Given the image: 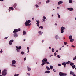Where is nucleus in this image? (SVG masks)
Instances as JSON below:
<instances>
[{
	"label": "nucleus",
	"instance_id": "nucleus-27",
	"mask_svg": "<svg viewBox=\"0 0 76 76\" xmlns=\"http://www.w3.org/2000/svg\"><path fill=\"white\" fill-rule=\"evenodd\" d=\"M21 54H22V55H23V54H25V52L23 51L21 52Z\"/></svg>",
	"mask_w": 76,
	"mask_h": 76
},
{
	"label": "nucleus",
	"instance_id": "nucleus-37",
	"mask_svg": "<svg viewBox=\"0 0 76 76\" xmlns=\"http://www.w3.org/2000/svg\"><path fill=\"white\" fill-rule=\"evenodd\" d=\"M57 57H58V58H60V56L59 55H58L57 56Z\"/></svg>",
	"mask_w": 76,
	"mask_h": 76
},
{
	"label": "nucleus",
	"instance_id": "nucleus-6",
	"mask_svg": "<svg viewBox=\"0 0 76 76\" xmlns=\"http://www.w3.org/2000/svg\"><path fill=\"white\" fill-rule=\"evenodd\" d=\"M47 61V58H44V59L42 61V63H45L46 61Z\"/></svg>",
	"mask_w": 76,
	"mask_h": 76
},
{
	"label": "nucleus",
	"instance_id": "nucleus-33",
	"mask_svg": "<svg viewBox=\"0 0 76 76\" xmlns=\"http://www.w3.org/2000/svg\"><path fill=\"white\" fill-rule=\"evenodd\" d=\"M35 6L36 7V8H38L39 7V6L37 4H36L35 5Z\"/></svg>",
	"mask_w": 76,
	"mask_h": 76
},
{
	"label": "nucleus",
	"instance_id": "nucleus-30",
	"mask_svg": "<svg viewBox=\"0 0 76 76\" xmlns=\"http://www.w3.org/2000/svg\"><path fill=\"white\" fill-rule=\"evenodd\" d=\"M50 64V63L46 61V62H45V64Z\"/></svg>",
	"mask_w": 76,
	"mask_h": 76
},
{
	"label": "nucleus",
	"instance_id": "nucleus-41",
	"mask_svg": "<svg viewBox=\"0 0 76 76\" xmlns=\"http://www.w3.org/2000/svg\"><path fill=\"white\" fill-rule=\"evenodd\" d=\"M30 68H29V67H28V71H30Z\"/></svg>",
	"mask_w": 76,
	"mask_h": 76
},
{
	"label": "nucleus",
	"instance_id": "nucleus-8",
	"mask_svg": "<svg viewBox=\"0 0 76 76\" xmlns=\"http://www.w3.org/2000/svg\"><path fill=\"white\" fill-rule=\"evenodd\" d=\"M16 48L17 52H20V49L18 48V46H16Z\"/></svg>",
	"mask_w": 76,
	"mask_h": 76
},
{
	"label": "nucleus",
	"instance_id": "nucleus-31",
	"mask_svg": "<svg viewBox=\"0 0 76 76\" xmlns=\"http://www.w3.org/2000/svg\"><path fill=\"white\" fill-rule=\"evenodd\" d=\"M52 52L53 53H54V48L52 49Z\"/></svg>",
	"mask_w": 76,
	"mask_h": 76
},
{
	"label": "nucleus",
	"instance_id": "nucleus-44",
	"mask_svg": "<svg viewBox=\"0 0 76 76\" xmlns=\"http://www.w3.org/2000/svg\"><path fill=\"white\" fill-rule=\"evenodd\" d=\"M18 48L20 49H21V48H22V47H21V46H20L19 47V48Z\"/></svg>",
	"mask_w": 76,
	"mask_h": 76
},
{
	"label": "nucleus",
	"instance_id": "nucleus-59",
	"mask_svg": "<svg viewBox=\"0 0 76 76\" xmlns=\"http://www.w3.org/2000/svg\"><path fill=\"white\" fill-rule=\"evenodd\" d=\"M49 49H51V47L50 46L49 47Z\"/></svg>",
	"mask_w": 76,
	"mask_h": 76
},
{
	"label": "nucleus",
	"instance_id": "nucleus-46",
	"mask_svg": "<svg viewBox=\"0 0 76 76\" xmlns=\"http://www.w3.org/2000/svg\"><path fill=\"white\" fill-rule=\"evenodd\" d=\"M21 29L20 28H19L18 29V31H20V30H21Z\"/></svg>",
	"mask_w": 76,
	"mask_h": 76
},
{
	"label": "nucleus",
	"instance_id": "nucleus-10",
	"mask_svg": "<svg viewBox=\"0 0 76 76\" xmlns=\"http://www.w3.org/2000/svg\"><path fill=\"white\" fill-rule=\"evenodd\" d=\"M18 29H15L14 30V31L13 32V33H16V32H18Z\"/></svg>",
	"mask_w": 76,
	"mask_h": 76
},
{
	"label": "nucleus",
	"instance_id": "nucleus-3",
	"mask_svg": "<svg viewBox=\"0 0 76 76\" xmlns=\"http://www.w3.org/2000/svg\"><path fill=\"white\" fill-rule=\"evenodd\" d=\"M65 29V28L64 27H62L61 28V33H63L64 32V31L63 30H64Z\"/></svg>",
	"mask_w": 76,
	"mask_h": 76
},
{
	"label": "nucleus",
	"instance_id": "nucleus-4",
	"mask_svg": "<svg viewBox=\"0 0 76 76\" xmlns=\"http://www.w3.org/2000/svg\"><path fill=\"white\" fill-rule=\"evenodd\" d=\"M10 10H14V9L13 7H10L9 9V12L10 11Z\"/></svg>",
	"mask_w": 76,
	"mask_h": 76
},
{
	"label": "nucleus",
	"instance_id": "nucleus-1",
	"mask_svg": "<svg viewBox=\"0 0 76 76\" xmlns=\"http://www.w3.org/2000/svg\"><path fill=\"white\" fill-rule=\"evenodd\" d=\"M31 22V21L30 20H28V21L26 20V22H25V24L26 26H30V25H31L32 24L31 23L29 24V23Z\"/></svg>",
	"mask_w": 76,
	"mask_h": 76
},
{
	"label": "nucleus",
	"instance_id": "nucleus-9",
	"mask_svg": "<svg viewBox=\"0 0 76 76\" xmlns=\"http://www.w3.org/2000/svg\"><path fill=\"white\" fill-rule=\"evenodd\" d=\"M14 41L13 40H10L9 42V44L10 45H12V42H13Z\"/></svg>",
	"mask_w": 76,
	"mask_h": 76
},
{
	"label": "nucleus",
	"instance_id": "nucleus-23",
	"mask_svg": "<svg viewBox=\"0 0 76 76\" xmlns=\"http://www.w3.org/2000/svg\"><path fill=\"white\" fill-rule=\"evenodd\" d=\"M72 67L73 69H75V68L76 67V65H73L72 66Z\"/></svg>",
	"mask_w": 76,
	"mask_h": 76
},
{
	"label": "nucleus",
	"instance_id": "nucleus-55",
	"mask_svg": "<svg viewBox=\"0 0 76 76\" xmlns=\"http://www.w3.org/2000/svg\"><path fill=\"white\" fill-rule=\"evenodd\" d=\"M58 18H60V15H58Z\"/></svg>",
	"mask_w": 76,
	"mask_h": 76
},
{
	"label": "nucleus",
	"instance_id": "nucleus-36",
	"mask_svg": "<svg viewBox=\"0 0 76 76\" xmlns=\"http://www.w3.org/2000/svg\"><path fill=\"white\" fill-rule=\"evenodd\" d=\"M17 5V4H16V3L14 5V7H16Z\"/></svg>",
	"mask_w": 76,
	"mask_h": 76
},
{
	"label": "nucleus",
	"instance_id": "nucleus-20",
	"mask_svg": "<svg viewBox=\"0 0 76 76\" xmlns=\"http://www.w3.org/2000/svg\"><path fill=\"white\" fill-rule=\"evenodd\" d=\"M23 35H25L26 34V32L25 31H23Z\"/></svg>",
	"mask_w": 76,
	"mask_h": 76
},
{
	"label": "nucleus",
	"instance_id": "nucleus-43",
	"mask_svg": "<svg viewBox=\"0 0 76 76\" xmlns=\"http://www.w3.org/2000/svg\"><path fill=\"white\" fill-rule=\"evenodd\" d=\"M64 45H66V44H67V42H64Z\"/></svg>",
	"mask_w": 76,
	"mask_h": 76
},
{
	"label": "nucleus",
	"instance_id": "nucleus-62",
	"mask_svg": "<svg viewBox=\"0 0 76 76\" xmlns=\"http://www.w3.org/2000/svg\"><path fill=\"white\" fill-rule=\"evenodd\" d=\"M73 76H76V75H75V74H74Z\"/></svg>",
	"mask_w": 76,
	"mask_h": 76
},
{
	"label": "nucleus",
	"instance_id": "nucleus-15",
	"mask_svg": "<svg viewBox=\"0 0 76 76\" xmlns=\"http://www.w3.org/2000/svg\"><path fill=\"white\" fill-rule=\"evenodd\" d=\"M50 71L48 70L46 71L45 72V73H50Z\"/></svg>",
	"mask_w": 76,
	"mask_h": 76
},
{
	"label": "nucleus",
	"instance_id": "nucleus-60",
	"mask_svg": "<svg viewBox=\"0 0 76 76\" xmlns=\"http://www.w3.org/2000/svg\"><path fill=\"white\" fill-rule=\"evenodd\" d=\"M41 2H39V3H38V4H41Z\"/></svg>",
	"mask_w": 76,
	"mask_h": 76
},
{
	"label": "nucleus",
	"instance_id": "nucleus-32",
	"mask_svg": "<svg viewBox=\"0 0 76 76\" xmlns=\"http://www.w3.org/2000/svg\"><path fill=\"white\" fill-rule=\"evenodd\" d=\"M11 66H12V67H16V65L14 64H12L11 65Z\"/></svg>",
	"mask_w": 76,
	"mask_h": 76
},
{
	"label": "nucleus",
	"instance_id": "nucleus-45",
	"mask_svg": "<svg viewBox=\"0 0 76 76\" xmlns=\"http://www.w3.org/2000/svg\"><path fill=\"white\" fill-rule=\"evenodd\" d=\"M73 41H74V40L73 39H71L70 40V41L71 42H73Z\"/></svg>",
	"mask_w": 76,
	"mask_h": 76
},
{
	"label": "nucleus",
	"instance_id": "nucleus-28",
	"mask_svg": "<svg viewBox=\"0 0 76 76\" xmlns=\"http://www.w3.org/2000/svg\"><path fill=\"white\" fill-rule=\"evenodd\" d=\"M69 38L70 39H72V35H70L69 37Z\"/></svg>",
	"mask_w": 76,
	"mask_h": 76
},
{
	"label": "nucleus",
	"instance_id": "nucleus-47",
	"mask_svg": "<svg viewBox=\"0 0 76 76\" xmlns=\"http://www.w3.org/2000/svg\"><path fill=\"white\" fill-rule=\"evenodd\" d=\"M42 20H43V22H45V20H45V19H43Z\"/></svg>",
	"mask_w": 76,
	"mask_h": 76
},
{
	"label": "nucleus",
	"instance_id": "nucleus-38",
	"mask_svg": "<svg viewBox=\"0 0 76 76\" xmlns=\"http://www.w3.org/2000/svg\"><path fill=\"white\" fill-rule=\"evenodd\" d=\"M39 28L41 29H43V27H42V26H40L39 27Z\"/></svg>",
	"mask_w": 76,
	"mask_h": 76
},
{
	"label": "nucleus",
	"instance_id": "nucleus-12",
	"mask_svg": "<svg viewBox=\"0 0 76 76\" xmlns=\"http://www.w3.org/2000/svg\"><path fill=\"white\" fill-rule=\"evenodd\" d=\"M62 65L64 66V67H66V64L65 62H63L62 63Z\"/></svg>",
	"mask_w": 76,
	"mask_h": 76
},
{
	"label": "nucleus",
	"instance_id": "nucleus-25",
	"mask_svg": "<svg viewBox=\"0 0 76 76\" xmlns=\"http://www.w3.org/2000/svg\"><path fill=\"white\" fill-rule=\"evenodd\" d=\"M46 69L47 70H50V68L47 66H46Z\"/></svg>",
	"mask_w": 76,
	"mask_h": 76
},
{
	"label": "nucleus",
	"instance_id": "nucleus-56",
	"mask_svg": "<svg viewBox=\"0 0 76 76\" xmlns=\"http://www.w3.org/2000/svg\"><path fill=\"white\" fill-rule=\"evenodd\" d=\"M57 24L56 23L55 24V25H56V26H57Z\"/></svg>",
	"mask_w": 76,
	"mask_h": 76
},
{
	"label": "nucleus",
	"instance_id": "nucleus-61",
	"mask_svg": "<svg viewBox=\"0 0 76 76\" xmlns=\"http://www.w3.org/2000/svg\"><path fill=\"white\" fill-rule=\"evenodd\" d=\"M37 25L38 27H39V24H37Z\"/></svg>",
	"mask_w": 76,
	"mask_h": 76
},
{
	"label": "nucleus",
	"instance_id": "nucleus-11",
	"mask_svg": "<svg viewBox=\"0 0 76 76\" xmlns=\"http://www.w3.org/2000/svg\"><path fill=\"white\" fill-rule=\"evenodd\" d=\"M18 36V34H17L16 33H15L14 34V37L15 38H16Z\"/></svg>",
	"mask_w": 76,
	"mask_h": 76
},
{
	"label": "nucleus",
	"instance_id": "nucleus-2",
	"mask_svg": "<svg viewBox=\"0 0 76 76\" xmlns=\"http://www.w3.org/2000/svg\"><path fill=\"white\" fill-rule=\"evenodd\" d=\"M7 74V70L6 69H4L2 72V75L3 76H6Z\"/></svg>",
	"mask_w": 76,
	"mask_h": 76
},
{
	"label": "nucleus",
	"instance_id": "nucleus-35",
	"mask_svg": "<svg viewBox=\"0 0 76 76\" xmlns=\"http://www.w3.org/2000/svg\"><path fill=\"white\" fill-rule=\"evenodd\" d=\"M19 74H15L14 75V76H19Z\"/></svg>",
	"mask_w": 76,
	"mask_h": 76
},
{
	"label": "nucleus",
	"instance_id": "nucleus-48",
	"mask_svg": "<svg viewBox=\"0 0 76 76\" xmlns=\"http://www.w3.org/2000/svg\"><path fill=\"white\" fill-rule=\"evenodd\" d=\"M7 38H8V37H5L4 39H7Z\"/></svg>",
	"mask_w": 76,
	"mask_h": 76
},
{
	"label": "nucleus",
	"instance_id": "nucleus-13",
	"mask_svg": "<svg viewBox=\"0 0 76 76\" xmlns=\"http://www.w3.org/2000/svg\"><path fill=\"white\" fill-rule=\"evenodd\" d=\"M16 61L15 60H12V64H16Z\"/></svg>",
	"mask_w": 76,
	"mask_h": 76
},
{
	"label": "nucleus",
	"instance_id": "nucleus-50",
	"mask_svg": "<svg viewBox=\"0 0 76 76\" xmlns=\"http://www.w3.org/2000/svg\"><path fill=\"white\" fill-rule=\"evenodd\" d=\"M27 75L28 76H30L31 75V74L29 73H27Z\"/></svg>",
	"mask_w": 76,
	"mask_h": 76
},
{
	"label": "nucleus",
	"instance_id": "nucleus-57",
	"mask_svg": "<svg viewBox=\"0 0 76 76\" xmlns=\"http://www.w3.org/2000/svg\"><path fill=\"white\" fill-rule=\"evenodd\" d=\"M72 47L73 48H75V46H74L72 45Z\"/></svg>",
	"mask_w": 76,
	"mask_h": 76
},
{
	"label": "nucleus",
	"instance_id": "nucleus-14",
	"mask_svg": "<svg viewBox=\"0 0 76 76\" xmlns=\"http://www.w3.org/2000/svg\"><path fill=\"white\" fill-rule=\"evenodd\" d=\"M63 3L62 1H59L58 3V5H60L61 4Z\"/></svg>",
	"mask_w": 76,
	"mask_h": 76
},
{
	"label": "nucleus",
	"instance_id": "nucleus-24",
	"mask_svg": "<svg viewBox=\"0 0 76 76\" xmlns=\"http://www.w3.org/2000/svg\"><path fill=\"white\" fill-rule=\"evenodd\" d=\"M50 69L51 70H52V69H53V66L51 65L50 66Z\"/></svg>",
	"mask_w": 76,
	"mask_h": 76
},
{
	"label": "nucleus",
	"instance_id": "nucleus-42",
	"mask_svg": "<svg viewBox=\"0 0 76 76\" xmlns=\"http://www.w3.org/2000/svg\"><path fill=\"white\" fill-rule=\"evenodd\" d=\"M43 19H46V17H45L44 16H43Z\"/></svg>",
	"mask_w": 76,
	"mask_h": 76
},
{
	"label": "nucleus",
	"instance_id": "nucleus-19",
	"mask_svg": "<svg viewBox=\"0 0 76 76\" xmlns=\"http://www.w3.org/2000/svg\"><path fill=\"white\" fill-rule=\"evenodd\" d=\"M70 73L71 74V75H74V72H73L72 71H70Z\"/></svg>",
	"mask_w": 76,
	"mask_h": 76
},
{
	"label": "nucleus",
	"instance_id": "nucleus-51",
	"mask_svg": "<svg viewBox=\"0 0 76 76\" xmlns=\"http://www.w3.org/2000/svg\"><path fill=\"white\" fill-rule=\"evenodd\" d=\"M39 34H41V31H39L38 32Z\"/></svg>",
	"mask_w": 76,
	"mask_h": 76
},
{
	"label": "nucleus",
	"instance_id": "nucleus-17",
	"mask_svg": "<svg viewBox=\"0 0 76 76\" xmlns=\"http://www.w3.org/2000/svg\"><path fill=\"white\" fill-rule=\"evenodd\" d=\"M36 22L37 23L36 24V25L37 24H39V20H36Z\"/></svg>",
	"mask_w": 76,
	"mask_h": 76
},
{
	"label": "nucleus",
	"instance_id": "nucleus-63",
	"mask_svg": "<svg viewBox=\"0 0 76 76\" xmlns=\"http://www.w3.org/2000/svg\"><path fill=\"white\" fill-rule=\"evenodd\" d=\"M2 52H3V51L2 50H1V51H0V53H2Z\"/></svg>",
	"mask_w": 76,
	"mask_h": 76
},
{
	"label": "nucleus",
	"instance_id": "nucleus-53",
	"mask_svg": "<svg viewBox=\"0 0 76 76\" xmlns=\"http://www.w3.org/2000/svg\"><path fill=\"white\" fill-rule=\"evenodd\" d=\"M58 65L59 66H60H60H61V64H58Z\"/></svg>",
	"mask_w": 76,
	"mask_h": 76
},
{
	"label": "nucleus",
	"instance_id": "nucleus-22",
	"mask_svg": "<svg viewBox=\"0 0 76 76\" xmlns=\"http://www.w3.org/2000/svg\"><path fill=\"white\" fill-rule=\"evenodd\" d=\"M74 64H75L73 63H70V66H73V65H74Z\"/></svg>",
	"mask_w": 76,
	"mask_h": 76
},
{
	"label": "nucleus",
	"instance_id": "nucleus-21",
	"mask_svg": "<svg viewBox=\"0 0 76 76\" xmlns=\"http://www.w3.org/2000/svg\"><path fill=\"white\" fill-rule=\"evenodd\" d=\"M69 1L70 3H72L73 2V1L72 0H69Z\"/></svg>",
	"mask_w": 76,
	"mask_h": 76
},
{
	"label": "nucleus",
	"instance_id": "nucleus-5",
	"mask_svg": "<svg viewBox=\"0 0 76 76\" xmlns=\"http://www.w3.org/2000/svg\"><path fill=\"white\" fill-rule=\"evenodd\" d=\"M55 38L56 39H60V37H59V36H58V35H56L55 36Z\"/></svg>",
	"mask_w": 76,
	"mask_h": 76
},
{
	"label": "nucleus",
	"instance_id": "nucleus-26",
	"mask_svg": "<svg viewBox=\"0 0 76 76\" xmlns=\"http://www.w3.org/2000/svg\"><path fill=\"white\" fill-rule=\"evenodd\" d=\"M67 76V74L63 73V76Z\"/></svg>",
	"mask_w": 76,
	"mask_h": 76
},
{
	"label": "nucleus",
	"instance_id": "nucleus-52",
	"mask_svg": "<svg viewBox=\"0 0 76 76\" xmlns=\"http://www.w3.org/2000/svg\"><path fill=\"white\" fill-rule=\"evenodd\" d=\"M27 50H29V48L28 47L27 48Z\"/></svg>",
	"mask_w": 76,
	"mask_h": 76
},
{
	"label": "nucleus",
	"instance_id": "nucleus-39",
	"mask_svg": "<svg viewBox=\"0 0 76 76\" xmlns=\"http://www.w3.org/2000/svg\"><path fill=\"white\" fill-rule=\"evenodd\" d=\"M76 60V56H75V58H73V60Z\"/></svg>",
	"mask_w": 76,
	"mask_h": 76
},
{
	"label": "nucleus",
	"instance_id": "nucleus-18",
	"mask_svg": "<svg viewBox=\"0 0 76 76\" xmlns=\"http://www.w3.org/2000/svg\"><path fill=\"white\" fill-rule=\"evenodd\" d=\"M70 63H72V62L69 61L67 62L66 63L67 64H69Z\"/></svg>",
	"mask_w": 76,
	"mask_h": 76
},
{
	"label": "nucleus",
	"instance_id": "nucleus-49",
	"mask_svg": "<svg viewBox=\"0 0 76 76\" xmlns=\"http://www.w3.org/2000/svg\"><path fill=\"white\" fill-rule=\"evenodd\" d=\"M26 58L25 57L24 58V61H25L26 60Z\"/></svg>",
	"mask_w": 76,
	"mask_h": 76
},
{
	"label": "nucleus",
	"instance_id": "nucleus-16",
	"mask_svg": "<svg viewBox=\"0 0 76 76\" xmlns=\"http://www.w3.org/2000/svg\"><path fill=\"white\" fill-rule=\"evenodd\" d=\"M59 75L60 76H63V73L61 72H60L59 73Z\"/></svg>",
	"mask_w": 76,
	"mask_h": 76
},
{
	"label": "nucleus",
	"instance_id": "nucleus-54",
	"mask_svg": "<svg viewBox=\"0 0 76 76\" xmlns=\"http://www.w3.org/2000/svg\"><path fill=\"white\" fill-rule=\"evenodd\" d=\"M1 70L0 69V75H1Z\"/></svg>",
	"mask_w": 76,
	"mask_h": 76
},
{
	"label": "nucleus",
	"instance_id": "nucleus-58",
	"mask_svg": "<svg viewBox=\"0 0 76 76\" xmlns=\"http://www.w3.org/2000/svg\"><path fill=\"white\" fill-rule=\"evenodd\" d=\"M54 55H51L50 56V57H51L52 56H53Z\"/></svg>",
	"mask_w": 76,
	"mask_h": 76
},
{
	"label": "nucleus",
	"instance_id": "nucleus-40",
	"mask_svg": "<svg viewBox=\"0 0 76 76\" xmlns=\"http://www.w3.org/2000/svg\"><path fill=\"white\" fill-rule=\"evenodd\" d=\"M54 55H55V56L56 57H57V56H56V55H57L56 52H55V53H54Z\"/></svg>",
	"mask_w": 76,
	"mask_h": 76
},
{
	"label": "nucleus",
	"instance_id": "nucleus-29",
	"mask_svg": "<svg viewBox=\"0 0 76 76\" xmlns=\"http://www.w3.org/2000/svg\"><path fill=\"white\" fill-rule=\"evenodd\" d=\"M42 63H43L41 65H42V66H44V64H45V62H42Z\"/></svg>",
	"mask_w": 76,
	"mask_h": 76
},
{
	"label": "nucleus",
	"instance_id": "nucleus-34",
	"mask_svg": "<svg viewBox=\"0 0 76 76\" xmlns=\"http://www.w3.org/2000/svg\"><path fill=\"white\" fill-rule=\"evenodd\" d=\"M50 2V0H48L47 1H46V3H48Z\"/></svg>",
	"mask_w": 76,
	"mask_h": 76
},
{
	"label": "nucleus",
	"instance_id": "nucleus-7",
	"mask_svg": "<svg viewBox=\"0 0 76 76\" xmlns=\"http://www.w3.org/2000/svg\"><path fill=\"white\" fill-rule=\"evenodd\" d=\"M67 10H69L70 11H73V8H68L67 9Z\"/></svg>",
	"mask_w": 76,
	"mask_h": 76
},
{
	"label": "nucleus",
	"instance_id": "nucleus-64",
	"mask_svg": "<svg viewBox=\"0 0 76 76\" xmlns=\"http://www.w3.org/2000/svg\"><path fill=\"white\" fill-rule=\"evenodd\" d=\"M57 9H60V7H57Z\"/></svg>",
	"mask_w": 76,
	"mask_h": 76
}]
</instances>
